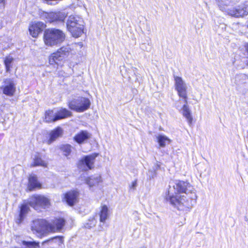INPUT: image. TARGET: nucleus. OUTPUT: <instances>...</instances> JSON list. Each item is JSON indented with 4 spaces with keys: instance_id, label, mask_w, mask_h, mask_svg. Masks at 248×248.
<instances>
[{
    "instance_id": "obj_1",
    "label": "nucleus",
    "mask_w": 248,
    "mask_h": 248,
    "mask_svg": "<svg viewBox=\"0 0 248 248\" xmlns=\"http://www.w3.org/2000/svg\"><path fill=\"white\" fill-rule=\"evenodd\" d=\"M197 196L194 187L187 181L175 180L170 186L165 199L178 210L189 211L196 203Z\"/></svg>"
},
{
    "instance_id": "obj_2",
    "label": "nucleus",
    "mask_w": 248,
    "mask_h": 248,
    "mask_svg": "<svg viewBox=\"0 0 248 248\" xmlns=\"http://www.w3.org/2000/svg\"><path fill=\"white\" fill-rule=\"evenodd\" d=\"M84 21L82 18L77 16H71L67 21V30L74 37L80 36L83 33Z\"/></svg>"
},
{
    "instance_id": "obj_3",
    "label": "nucleus",
    "mask_w": 248,
    "mask_h": 248,
    "mask_svg": "<svg viewBox=\"0 0 248 248\" xmlns=\"http://www.w3.org/2000/svg\"><path fill=\"white\" fill-rule=\"evenodd\" d=\"M65 38L64 33L58 29H51L45 31L44 35L46 45L53 46L62 42Z\"/></svg>"
},
{
    "instance_id": "obj_4",
    "label": "nucleus",
    "mask_w": 248,
    "mask_h": 248,
    "mask_svg": "<svg viewBox=\"0 0 248 248\" xmlns=\"http://www.w3.org/2000/svg\"><path fill=\"white\" fill-rule=\"evenodd\" d=\"M31 230L38 237H41L46 234L48 230L54 231L55 228L46 220L37 219L32 221L31 224Z\"/></svg>"
},
{
    "instance_id": "obj_5",
    "label": "nucleus",
    "mask_w": 248,
    "mask_h": 248,
    "mask_svg": "<svg viewBox=\"0 0 248 248\" xmlns=\"http://www.w3.org/2000/svg\"><path fill=\"white\" fill-rule=\"evenodd\" d=\"M90 100L83 97H78L68 102L69 108L78 112H82L90 108Z\"/></svg>"
},
{
    "instance_id": "obj_6",
    "label": "nucleus",
    "mask_w": 248,
    "mask_h": 248,
    "mask_svg": "<svg viewBox=\"0 0 248 248\" xmlns=\"http://www.w3.org/2000/svg\"><path fill=\"white\" fill-rule=\"evenodd\" d=\"M30 205L36 210H39L40 207L46 209L50 205L49 200L42 195H33L29 200Z\"/></svg>"
},
{
    "instance_id": "obj_7",
    "label": "nucleus",
    "mask_w": 248,
    "mask_h": 248,
    "mask_svg": "<svg viewBox=\"0 0 248 248\" xmlns=\"http://www.w3.org/2000/svg\"><path fill=\"white\" fill-rule=\"evenodd\" d=\"M71 49L69 46H62L56 52L51 54L49 58V62L58 64L59 62L66 59L69 55Z\"/></svg>"
},
{
    "instance_id": "obj_8",
    "label": "nucleus",
    "mask_w": 248,
    "mask_h": 248,
    "mask_svg": "<svg viewBox=\"0 0 248 248\" xmlns=\"http://www.w3.org/2000/svg\"><path fill=\"white\" fill-rule=\"evenodd\" d=\"M175 90L178 93V95L184 99L185 103H186L187 86L182 78L178 76H174Z\"/></svg>"
},
{
    "instance_id": "obj_9",
    "label": "nucleus",
    "mask_w": 248,
    "mask_h": 248,
    "mask_svg": "<svg viewBox=\"0 0 248 248\" xmlns=\"http://www.w3.org/2000/svg\"><path fill=\"white\" fill-rule=\"evenodd\" d=\"M97 155L96 154H93L84 156L79 161L78 168L84 171L91 170L93 167L94 160Z\"/></svg>"
},
{
    "instance_id": "obj_10",
    "label": "nucleus",
    "mask_w": 248,
    "mask_h": 248,
    "mask_svg": "<svg viewBox=\"0 0 248 248\" xmlns=\"http://www.w3.org/2000/svg\"><path fill=\"white\" fill-rule=\"evenodd\" d=\"M45 27L46 25L42 22H32L29 26L30 33L33 37L36 38Z\"/></svg>"
},
{
    "instance_id": "obj_11",
    "label": "nucleus",
    "mask_w": 248,
    "mask_h": 248,
    "mask_svg": "<svg viewBox=\"0 0 248 248\" xmlns=\"http://www.w3.org/2000/svg\"><path fill=\"white\" fill-rule=\"evenodd\" d=\"M227 12L229 15L236 18L242 17L248 15V10L246 7L232 8L228 9Z\"/></svg>"
},
{
    "instance_id": "obj_12",
    "label": "nucleus",
    "mask_w": 248,
    "mask_h": 248,
    "mask_svg": "<svg viewBox=\"0 0 248 248\" xmlns=\"http://www.w3.org/2000/svg\"><path fill=\"white\" fill-rule=\"evenodd\" d=\"M45 16L46 21L51 23L56 21H63L66 17L64 13L62 12H51L49 13H45Z\"/></svg>"
},
{
    "instance_id": "obj_13",
    "label": "nucleus",
    "mask_w": 248,
    "mask_h": 248,
    "mask_svg": "<svg viewBox=\"0 0 248 248\" xmlns=\"http://www.w3.org/2000/svg\"><path fill=\"white\" fill-rule=\"evenodd\" d=\"M29 203H24L20 206L19 215L16 219V222L17 224L21 223L26 217L30 211Z\"/></svg>"
},
{
    "instance_id": "obj_14",
    "label": "nucleus",
    "mask_w": 248,
    "mask_h": 248,
    "mask_svg": "<svg viewBox=\"0 0 248 248\" xmlns=\"http://www.w3.org/2000/svg\"><path fill=\"white\" fill-rule=\"evenodd\" d=\"M16 91L15 84L11 78H7L4 80L3 93L7 95H12Z\"/></svg>"
},
{
    "instance_id": "obj_15",
    "label": "nucleus",
    "mask_w": 248,
    "mask_h": 248,
    "mask_svg": "<svg viewBox=\"0 0 248 248\" xmlns=\"http://www.w3.org/2000/svg\"><path fill=\"white\" fill-rule=\"evenodd\" d=\"M78 193L76 191H71L66 193L65 195V199L67 204L73 206L78 201Z\"/></svg>"
},
{
    "instance_id": "obj_16",
    "label": "nucleus",
    "mask_w": 248,
    "mask_h": 248,
    "mask_svg": "<svg viewBox=\"0 0 248 248\" xmlns=\"http://www.w3.org/2000/svg\"><path fill=\"white\" fill-rule=\"evenodd\" d=\"M91 134L87 131L82 130L74 137V140L78 144H81L84 141L91 138Z\"/></svg>"
},
{
    "instance_id": "obj_17",
    "label": "nucleus",
    "mask_w": 248,
    "mask_h": 248,
    "mask_svg": "<svg viewBox=\"0 0 248 248\" xmlns=\"http://www.w3.org/2000/svg\"><path fill=\"white\" fill-rule=\"evenodd\" d=\"M57 121L72 116V112L65 108H62L56 112Z\"/></svg>"
},
{
    "instance_id": "obj_18",
    "label": "nucleus",
    "mask_w": 248,
    "mask_h": 248,
    "mask_svg": "<svg viewBox=\"0 0 248 248\" xmlns=\"http://www.w3.org/2000/svg\"><path fill=\"white\" fill-rule=\"evenodd\" d=\"M41 184L38 182L37 178L34 175H30L29 178L28 188L30 191L35 188H40Z\"/></svg>"
},
{
    "instance_id": "obj_19",
    "label": "nucleus",
    "mask_w": 248,
    "mask_h": 248,
    "mask_svg": "<svg viewBox=\"0 0 248 248\" xmlns=\"http://www.w3.org/2000/svg\"><path fill=\"white\" fill-rule=\"evenodd\" d=\"M62 134V129L60 127H58L55 130L52 131L50 133V138L47 141V143L50 144L55 141L58 137Z\"/></svg>"
},
{
    "instance_id": "obj_20",
    "label": "nucleus",
    "mask_w": 248,
    "mask_h": 248,
    "mask_svg": "<svg viewBox=\"0 0 248 248\" xmlns=\"http://www.w3.org/2000/svg\"><path fill=\"white\" fill-rule=\"evenodd\" d=\"M101 181V178L99 175L93 176L86 179V183L90 187L97 185Z\"/></svg>"
},
{
    "instance_id": "obj_21",
    "label": "nucleus",
    "mask_w": 248,
    "mask_h": 248,
    "mask_svg": "<svg viewBox=\"0 0 248 248\" xmlns=\"http://www.w3.org/2000/svg\"><path fill=\"white\" fill-rule=\"evenodd\" d=\"M45 121L47 123L57 121L56 112L53 110H48L46 111Z\"/></svg>"
},
{
    "instance_id": "obj_22",
    "label": "nucleus",
    "mask_w": 248,
    "mask_h": 248,
    "mask_svg": "<svg viewBox=\"0 0 248 248\" xmlns=\"http://www.w3.org/2000/svg\"><path fill=\"white\" fill-rule=\"evenodd\" d=\"M100 221L104 223L106 220L108 218V209L106 205H103L101 207V209L99 213Z\"/></svg>"
},
{
    "instance_id": "obj_23",
    "label": "nucleus",
    "mask_w": 248,
    "mask_h": 248,
    "mask_svg": "<svg viewBox=\"0 0 248 248\" xmlns=\"http://www.w3.org/2000/svg\"><path fill=\"white\" fill-rule=\"evenodd\" d=\"M187 104V102L186 101V103H185V104L184 105V106L183 107V108H182L183 114L184 116L187 119L189 124H191L192 121V118L191 115L190 110Z\"/></svg>"
},
{
    "instance_id": "obj_24",
    "label": "nucleus",
    "mask_w": 248,
    "mask_h": 248,
    "mask_svg": "<svg viewBox=\"0 0 248 248\" xmlns=\"http://www.w3.org/2000/svg\"><path fill=\"white\" fill-rule=\"evenodd\" d=\"M157 142L161 147H165L167 144H169L171 140L167 136L163 135H159L156 137Z\"/></svg>"
},
{
    "instance_id": "obj_25",
    "label": "nucleus",
    "mask_w": 248,
    "mask_h": 248,
    "mask_svg": "<svg viewBox=\"0 0 248 248\" xmlns=\"http://www.w3.org/2000/svg\"><path fill=\"white\" fill-rule=\"evenodd\" d=\"M32 167L42 166L46 167V163L42 159L38 154H37L33 158V163L31 165Z\"/></svg>"
},
{
    "instance_id": "obj_26",
    "label": "nucleus",
    "mask_w": 248,
    "mask_h": 248,
    "mask_svg": "<svg viewBox=\"0 0 248 248\" xmlns=\"http://www.w3.org/2000/svg\"><path fill=\"white\" fill-rule=\"evenodd\" d=\"M53 224L56 227V230H61L65 224V220L63 218H59L54 220Z\"/></svg>"
},
{
    "instance_id": "obj_27",
    "label": "nucleus",
    "mask_w": 248,
    "mask_h": 248,
    "mask_svg": "<svg viewBox=\"0 0 248 248\" xmlns=\"http://www.w3.org/2000/svg\"><path fill=\"white\" fill-rule=\"evenodd\" d=\"M61 150L63 152V155L68 156L72 151V146L69 144L63 145L61 147Z\"/></svg>"
},
{
    "instance_id": "obj_28",
    "label": "nucleus",
    "mask_w": 248,
    "mask_h": 248,
    "mask_svg": "<svg viewBox=\"0 0 248 248\" xmlns=\"http://www.w3.org/2000/svg\"><path fill=\"white\" fill-rule=\"evenodd\" d=\"M22 244L29 248H40L39 243L35 241H23Z\"/></svg>"
},
{
    "instance_id": "obj_29",
    "label": "nucleus",
    "mask_w": 248,
    "mask_h": 248,
    "mask_svg": "<svg viewBox=\"0 0 248 248\" xmlns=\"http://www.w3.org/2000/svg\"><path fill=\"white\" fill-rule=\"evenodd\" d=\"M13 62V58L11 57H7L4 60V64L6 67V72H9L12 67V63Z\"/></svg>"
},
{
    "instance_id": "obj_30",
    "label": "nucleus",
    "mask_w": 248,
    "mask_h": 248,
    "mask_svg": "<svg viewBox=\"0 0 248 248\" xmlns=\"http://www.w3.org/2000/svg\"><path fill=\"white\" fill-rule=\"evenodd\" d=\"M96 221L94 217H92L89 219L88 222L86 223L85 227L88 229H90L94 227L96 224Z\"/></svg>"
},
{
    "instance_id": "obj_31",
    "label": "nucleus",
    "mask_w": 248,
    "mask_h": 248,
    "mask_svg": "<svg viewBox=\"0 0 248 248\" xmlns=\"http://www.w3.org/2000/svg\"><path fill=\"white\" fill-rule=\"evenodd\" d=\"M54 240H58L59 241V242L60 243H62V242H63V239H62V237H59V236H56V237H54L53 238H52L50 239H48L46 241H44L43 243H42V244L44 245V244L47 243V242H50V241H52Z\"/></svg>"
},
{
    "instance_id": "obj_32",
    "label": "nucleus",
    "mask_w": 248,
    "mask_h": 248,
    "mask_svg": "<svg viewBox=\"0 0 248 248\" xmlns=\"http://www.w3.org/2000/svg\"><path fill=\"white\" fill-rule=\"evenodd\" d=\"M148 175L150 179L154 178V177L156 175L155 170H149L148 172Z\"/></svg>"
},
{
    "instance_id": "obj_33",
    "label": "nucleus",
    "mask_w": 248,
    "mask_h": 248,
    "mask_svg": "<svg viewBox=\"0 0 248 248\" xmlns=\"http://www.w3.org/2000/svg\"><path fill=\"white\" fill-rule=\"evenodd\" d=\"M137 186V180H135L132 183V184L129 186L130 189H133L135 190Z\"/></svg>"
},
{
    "instance_id": "obj_34",
    "label": "nucleus",
    "mask_w": 248,
    "mask_h": 248,
    "mask_svg": "<svg viewBox=\"0 0 248 248\" xmlns=\"http://www.w3.org/2000/svg\"><path fill=\"white\" fill-rule=\"evenodd\" d=\"M158 167V166H156V167H155L156 169H157Z\"/></svg>"
}]
</instances>
